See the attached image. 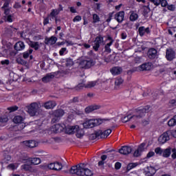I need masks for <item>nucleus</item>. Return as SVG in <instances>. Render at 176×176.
I'll list each match as a JSON object with an SVG mask.
<instances>
[{"label": "nucleus", "instance_id": "obj_1", "mask_svg": "<svg viewBox=\"0 0 176 176\" xmlns=\"http://www.w3.org/2000/svg\"><path fill=\"white\" fill-rule=\"evenodd\" d=\"M50 131L52 133H79L80 131V127L79 125H67L64 124H57L53 125Z\"/></svg>", "mask_w": 176, "mask_h": 176}, {"label": "nucleus", "instance_id": "obj_2", "mask_svg": "<svg viewBox=\"0 0 176 176\" xmlns=\"http://www.w3.org/2000/svg\"><path fill=\"white\" fill-rule=\"evenodd\" d=\"M149 106H146L144 107H139L135 110V113L133 116H126L121 119L122 123H126L129 120H132L133 122H138L141 118H144L146 113L149 112Z\"/></svg>", "mask_w": 176, "mask_h": 176}, {"label": "nucleus", "instance_id": "obj_3", "mask_svg": "<svg viewBox=\"0 0 176 176\" xmlns=\"http://www.w3.org/2000/svg\"><path fill=\"white\" fill-rule=\"evenodd\" d=\"M70 174H75L78 176H92L93 170L87 167V164H79L76 166H72L69 170Z\"/></svg>", "mask_w": 176, "mask_h": 176}, {"label": "nucleus", "instance_id": "obj_4", "mask_svg": "<svg viewBox=\"0 0 176 176\" xmlns=\"http://www.w3.org/2000/svg\"><path fill=\"white\" fill-rule=\"evenodd\" d=\"M105 122H109L108 118H94L87 120L83 124L84 129H93V127H97Z\"/></svg>", "mask_w": 176, "mask_h": 176}, {"label": "nucleus", "instance_id": "obj_5", "mask_svg": "<svg viewBox=\"0 0 176 176\" xmlns=\"http://www.w3.org/2000/svg\"><path fill=\"white\" fill-rule=\"evenodd\" d=\"M28 112L30 116H36L41 113V107H39V103L32 102L29 106L27 107Z\"/></svg>", "mask_w": 176, "mask_h": 176}, {"label": "nucleus", "instance_id": "obj_6", "mask_svg": "<svg viewBox=\"0 0 176 176\" xmlns=\"http://www.w3.org/2000/svg\"><path fill=\"white\" fill-rule=\"evenodd\" d=\"M101 45H105V41H104V37L102 35H98L94 41V50H95V52H98V49H100V46H101Z\"/></svg>", "mask_w": 176, "mask_h": 176}, {"label": "nucleus", "instance_id": "obj_7", "mask_svg": "<svg viewBox=\"0 0 176 176\" xmlns=\"http://www.w3.org/2000/svg\"><path fill=\"white\" fill-rule=\"evenodd\" d=\"M94 64L95 63L93 59L82 60L79 63V67L80 68H84V69H89V68H91Z\"/></svg>", "mask_w": 176, "mask_h": 176}, {"label": "nucleus", "instance_id": "obj_8", "mask_svg": "<svg viewBox=\"0 0 176 176\" xmlns=\"http://www.w3.org/2000/svg\"><path fill=\"white\" fill-rule=\"evenodd\" d=\"M144 151H146V144L143 142L139 145L138 148L134 151L133 156H135V157H138L142 155V152H144Z\"/></svg>", "mask_w": 176, "mask_h": 176}, {"label": "nucleus", "instance_id": "obj_9", "mask_svg": "<svg viewBox=\"0 0 176 176\" xmlns=\"http://www.w3.org/2000/svg\"><path fill=\"white\" fill-rule=\"evenodd\" d=\"M50 170H54L55 171H60V170L63 169V164L60 162H53L50 163L47 166Z\"/></svg>", "mask_w": 176, "mask_h": 176}, {"label": "nucleus", "instance_id": "obj_10", "mask_svg": "<svg viewBox=\"0 0 176 176\" xmlns=\"http://www.w3.org/2000/svg\"><path fill=\"white\" fill-rule=\"evenodd\" d=\"M23 162L25 163H30V164H34V166H38V164H41V163L42 162L39 157H28L23 160Z\"/></svg>", "mask_w": 176, "mask_h": 176}, {"label": "nucleus", "instance_id": "obj_11", "mask_svg": "<svg viewBox=\"0 0 176 176\" xmlns=\"http://www.w3.org/2000/svg\"><path fill=\"white\" fill-rule=\"evenodd\" d=\"M133 148L129 146H123L121 148L119 149V153L121 155H129L131 153Z\"/></svg>", "mask_w": 176, "mask_h": 176}, {"label": "nucleus", "instance_id": "obj_12", "mask_svg": "<svg viewBox=\"0 0 176 176\" xmlns=\"http://www.w3.org/2000/svg\"><path fill=\"white\" fill-rule=\"evenodd\" d=\"M114 19L118 21V23H122L123 20H124V11H120L117 12L115 14Z\"/></svg>", "mask_w": 176, "mask_h": 176}, {"label": "nucleus", "instance_id": "obj_13", "mask_svg": "<svg viewBox=\"0 0 176 176\" xmlns=\"http://www.w3.org/2000/svg\"><path fill=\"white\" fill-rule=\"evenodd\" d=\"M166 57L168 61H171V60H174L175 58V52L171 48L166 50Z\"/></svg>", "mask_w": 176, "mask_h": 176}, {"label": "nucleus", "instance_id": "obj_14", "mask_svg": "<svg viewBox=\"0 0 176 176\" xmlns=\"http://www.w3.org/2000/svg\"><path fill=\"white\" fill-rule=\"evenodd\" d=\"M23 144L25 146H28V148H36L38 146V142L35 140H25Z\"/></svg>", "mask_w": 176, "mask_h": 176}, {"label": "nucleus", "instance_id": "obj_15", "mask_svg": "<svg viewBox=\"0 0 176 176\" xmlns=\"http://www.w3.org/2000/svg\"><path fill=\"white\" fill-rule=\"evenodd\" d=\"M168 140H170V137L168 136V133H163L158 138L160 144H166V142H167Z\"/></svg>", "mask_w": 176, "mask_h": 176}, {"label": "nucleus", "instance_id": "obj_16", "mask_svg": "<svg viewBox=\"0 0 176 176\" xmlns=\"http://www.w3.org/2000/svg\"><path fill=\"white\" fill-rule=\"evenodd\" d=\"M56 75V73L47 74L45 76H44L42 78V80L43 82H44V83H47V82H50V80H53Z\"/></svg>", "mask_w": 176, "mask_h": 176}, {"label": "nucleus", "instance_id": "obj_17", "mask_svg": "<svg viewBox=\"0 0 176 176\" xmlns=\"http://www.w3.org/2000/svg\"><path fill=\"white\" fill-rule=\"evenodd\" d=\"M14 47L16 52H21V50H24V49H25V45L23 42L19 41L14 45Z\"/></svg>", "mask_w": 176, "mask_h": 176}, {"label": "nucleus", "instance_id": "obj_18", "mask_svg": "<svg viewBox=\"0 0 176 176\" xmlns=\"http://www.w3.org/2000/svg\"><path fill=\"white\" fill-rule=\"evenodd\" d=\"M107 41H110L109 43H108L105 46H104V49H105V52H107V53H111V46H112V45L113 44V38H112V37L111 36H108L107 37Z\"/></svg>", "mask_w": 176, "mask_h": 176}, {"label": "nucleus", "instance_id": "obj_19", "mask_svg": "<svg viewBox=\"0 0 176 176\" xmlns=\"http://www.w3.org/2000/svg\"><path fill=\"white\" fill-rule=\"evenodd\" d=\"M153 68L152 64L151 63H144L140 67V71H151Z\"/></svg>", "mask_w": 176, "mask_h": 176}, {"label": "nucleus", "instance_id": "obj_20", "mask_svg": "<svg viewBox=\"0 0 176 176\" xmlns=\"http://www.w3.org/2000/svg\"><path fill=\"white\" fill-rule=\"evenodd\" d=\"M139 34L140 36H144L145 34H149L151 32V30H149V28H145L144 26H141L138 29Z\"/></svg>", "mask_w": 176, "mask_h": 176}, {"label": "nucleus", "instance_id": "obj_21", "mask_svg": "<svg viewBox=\"0 0 176 176\" xmlns=\"http://www.w3.org/2000/svg\"><path fill=\"white\" fill-rule=\"evenodd\" d=\"M145 173L146 176H153L156 173V170L153 166H148L145 169Z\"/></svg>", "mask_w": 176, "mask_h": 176}, {"label": "nucleus", "instance_id": "obj_22", "mask_svg": "<svg viewBox=\"0 0 176 176\" xmlns=\"http://www.w3.org/2000/svg\"><path fill=\"white\" fill-rule=\"evenodd\" d=\"M100 107L98 105H91L85 108V112L86 113H90V112L100 109Z\"/></svg>", "mask_w": 176, "mask_h": 176}, {"label": "nucleus", "instance_id": "obj_23", "mask_svg": "<svg viewBox=\"0 0 176 176\" xmlns=\"http://www.w3.org/2000/svg\"><path fill=\"white\" fill-rule=\"evenodd\" d=\"M129 14V20H131V21H137V20H138V14H137V12L130 11Z\"/></svg>", "mask_w": 176, "mask_h": 176}, {"label": "nucleus", "instance_id": "obj_24", "mask_svg": "<svg viewBox=\"0 0 176 176\" xmlns=\"http://www.w3.org/2000/svg\"><path fill=\"white\" fill-rule=\"evenodd\" d=\"M56 105V102L48 101L44 104L43 107L44 108H45V109H52V108H54Z\"/></svg>", "mask_w": 176, "mask_h": 176}, {"label": "nucleus", "instance_id": "obj_25", "mask_svg": "<svg viewBox=\"0 0 176 176\" xmlns=\"http://www.w3.org/2000/svg\"><path fill=\"white\" fill-rule=\"evenodd\" d=\"M57 42V37L52 36L49 38H45V43L47 45H54Z\"/></svg>", "mask_w": 176, "mask_h": 176}, {"label": "nucleus", "instance_id": "obj_26", "mask_svg": "<svg viewBox=\"0 0 176 176\" xmlns=\"http://www.w3.org/2000/svg\"><path fill=\"white\" fill-rule=\"evenodd\" d=\"M157 54V51L155 48H151L148 51V56L149 58H155Z\"/></svg>", "mask_w": 176, "mask_h": 176}, {"label": "nucleus", "instance_id": "obj_27", "mask_svg": "<svg viewBox=\"0 0 176 176\" xmlns=\"http://www.w3.org/2000/svg\"><path fill=\"white\" fill-rule=\"evenodd\" d=\"M13 122L16 124H20L24 122V118H23L21 116H16L13 118Z\"/></svg>", "mask_w": 176, "mask_h": 176}, {"label": "nucleus", "instance_id": "obj_28", "mask_svg": "<svg viewBox=\"0 0 176 176\" xmlns=\"http://www.w3.org/2000/svg\"><path fill=\"white\" fill-rule=\"evenodd\" d=\"M29 45L34 50H38L39 49V47H41V45H42V43H41L39 42H36V41H30Z\"/></svg>", "mask_w": 176, "mask_h": 176}, {"label": "nucleus", "instance_id": "obj_29", "mask_svg": "<svg viewBox=\"0 0 176 176\" xmlns=\"http://www.w3.org/2000/svg\"><path fill=\"white\" fill-rule=\"evenodd\" d=\"M170 155H171V147L162 150V156L164 157H169Z\"/></svg>", "mask_w": 176, "mask_h": 176}, {"label": "nucleus", "instance_id": "obj_30", "mask_svg": "<svg viewBox=\"0 0 176 176\" xmlns=\"http://www.w3.org/2000/svg\"><path fill=\"white\" fill-rule=\"evenodd\" d=\"M111 72L112 75H119L122 72V68L118 67H113L111 69Z\"/></svg>", "mask_w": 176, "mask_h": 176}, {"label": "nucleus", "instance_id": "obj_31", "mask_svg": "<svg viewBox=\"0 0 176 176\" xmlns=\"http://www.w3.org/2000/svg\"><path fill=\"white\" fill-rule=\"evenodd\" d=\"M89 140L94 141V140H98V133H91L87 135Z\"/></svg>", "mask_w": 176, "mask_h": 176}, {"label": "nucleus", "instance_id": "obj_32", "mask_svg": "<svg viewBox=\"0 0 176 176\" xmlns=\"http://www.w3.org/2000/svg\"><path fill=\"white\" fill-rule=\"evenodd\" d=\"M176 125V116L168 121V126L169 127H174Z\"/></svg>", "mask_w": 176, "mask_h": 176}, {"label": "nucleus", "instance_id": "obj_33", "mask_svg": "<svg viewBox=\"0 0 176 176\" xmlns=\"http://www.w3.org/2000/svg\"><path fill=\"white\" fill-rule=\"evenodd\" d=\"M64 110L63 109H58L55 111V112L54 113V116H56V118H61L62 116H64Z\"/></svg>", "mask_w": 176, "mask_h": 176}, {"label": "nucleus", "instance_id": "obj_34", "mask_svg": "<svg viewBox=\"0 0 176 176\" xmlns=\"http://www.w3.org/2000/svg\"><path fill=\"white\" fill-rule=\"evenodd\" d=\"M124 80H122V78L118 77L116 79L115 81V86L116 87H119V86H121V85H123Z\"/></svg>", "mask_w": 176, "mask_h": 176}, {"label": "nucleus", "instance_id": "obj_35", "mask_svg": "<svg viewBox=\"0 0 176 176\" xmlns=\"http://www.w3.org/2000/svg\"><path fill=\"white\" fill-rule=\"evenodd\" d=\"M58 13L60 12H58V10H57V9H52L49 16L52 17V19H54V17H56V16H57Z\"/></svg>", "mask_w": 176, "mask_h": 176}, {"label": "nucleus", "instance_id": "obj_36", "mask_svg": "<svg viewBox=\"0 0 176 176\" xmlns=\"http://www.w3.org/2000/svg\"><path fill=\"white\" fill-rule=\"evenodd\" d=\"M97 85V81H91L87 83V85H85L86 89H90L91 87H94Z\"/></svg>", "mask_w": 176, "mask_h": 176}, {"label": "nucleus", "instance_id": "obj_37", "mask_svg": "<svg viewBox=\"0 0 176 176\" xmlns=\"http://www.w3.org/2000/svg\"><path fill=\"white\" fill-rule=\"evenodd\" d=\"M138 166V164L137 163H130L128 164L126 167L127 171H130V170H133V168H135Z\"/></svg>", "mask_w": 176, "mask_h": 176}, {"label": "nucleus", "instance_id": "obj_38", "mask_svg": "<svg viewBox=\"0 0 176 176\" xmlns=\"http://www.w3.org/2000/svg\"><path fill=\"white\" fill-rule=\"evenodd\" d=\"M109 133H98V140H100L101 138H107V137H109Z\"/></svg>", "mask_w": 176, "mask_h": 176}, {"label": "nucleus", "instance_id": "obj_39", "mask_svg": "<svg viewBox=\"0 0 176 176\" xmlns=\"http://www.w3.org/2000/svg\"><path fill=\"white\" fill-rule=\"evenodd\" d=\"M32 52H34V50L30 49L29 50L25 52L23 54V58H28L30 57V54H32Z\"/></svg>", "mask_w": 176, "mask_h": 176}, {"label": "nucleus", "instance_id": "obj_40", "mask_svg": "<svg viewBox=\"0 0 176 176\" xmlns=\"http://www.w3.org/2000/svg\"><path fill=\"white\" fill-rule=\"evenodd\" d=\"M17 167H19V164L15 163V164H10L7 166V168H8V170H16V168H17Z\"/></svg>", "mask_w": 176, "mask_h": 176}, {"label": "nucleus", "instance_id": "obj_41", "mask_svg": "<svg viewBox=\"0 0 176 176\" xmlns=\"http://www.w3.org/2000/svg\"><path fill=\"white\" fill-rule=\"evenodd\" d=\"M22 170H24L25 171H30L31 170V165L28 164H25L21 166Z\"/></svg>", "mask_w": 176, "mask_h": 176}, {"label": "nucleus", "instance_id": "obj_42", "mask_svg": "<svg viewBox=\"0 0 176 176\" xmlns=\"http://www.w3.org/2000/svg\"><path fill=\"white\" fill-rule=\"evenodd\" d=\"M117 127H118L117 126H111L107 129H106L104 131V133H112L113 131H115V130H116Z\"/></svg>", "mask_w": 176, "mask_h": 176}, {"label": "nucleus", "instance_id": "obj_43", "mask_svg": "<svg viewBox=\"0 0 176 176\" xmlns=\"http://www.w3.org/2000/svg\"><path fill=\"white\" fill-rule=\"evenodd\" d=\"M11 160H12V157L8 155H6V157L3 160V163L8 164L9 163V162H11Z\"/></svg>", "mask_w": 176, "mask_h": 176}, {"label": "nucleus", "instance_id": "obj_44", "mask_svg": "<svg viewBox=\"0 0 176 176\" xmlns=\"http://www.w3.org/2000/svg\"><path fill=\"white\" fill-rule=\"evenodd\" d=\"M9 118L6 116H3L0 117V122L1 123H7L8 122Z\"/></svg>", "mask_w": 176, "mask_h": 176}, {"label": "nucleus", "instance_id": "obj_45", "mask_svg": "<svg viewBox=\"0 0 176 176\" xmlns=\"http://www.w3.org/2000/svg\"><path fill=\"white\" fill-rule=\"evenodd\" d=\"M155 152L156 155H160L161 156H162L163 149H162L160 147H157V148H155Z\"/></svg>", "mask_w": 176, "mask_h": 176}, {"label": "nucleus", "instance_id": "obj_46", "mask_svg": "<svg viewBox=\"0 0 176 176\" xmlns=\"http://www.w3.org/2000/svg\"><path fill=\"white\" fill-rule=\"evenodd\" d=\"M17 109H19V107L17 106H12L8 108V111H10V112H14Z\"/></svg>", "mask_w": 176, "mask_h": 176}, {"label": "nucleus", "instance_id": "obj_47", "mask_svg": "<svg viewBox=\"0 0 176 176\" xmlns=\"http://www.w3.org/2000/svg\"><path fill=\"white\" fill-rule=\"evenodd\" d=\"M93 20H94V23H98V21H100V16H98L97 14H94Z\"/></svg>", "mask_w": 176, "mask_h": 176}, {"label": "nucleus", "instance_id": "obj_48", "mask_svg": "<svg viewBox=\"0 0 176 176\" xmlns=\"http://www.w3.org/2000/svg\"><path fill=\"white\" fill-rule=\"evenodd\" d=\"M86 85L83 84V83H80L78 84L76 87V90H82V89H83V87H85Z\"/></svg>", "mask_w": 176, "mask_h": 176}, {"label": "nucleus", "instance_id": "obj_49", "mask_svg": "<svg viewBox=\"0 0 176 176\" xmlns=\"http://www.w3.org/2000/svg\"><path fill=\"white\" fill-rule=\"evenodd\" d=\"M6 21H8V23H12L13 22V16L12 15H7L6 16Z\"/></svg>", "mask_w": 176, "mask_h": 176}, {"label": "nucleus", "instance_id": "obj_50", "mask_svg": "<svg viewBox=\"0 0 176 176\" xmlns=\"http://www.w3.org/2000/svg\"><path fill=\"white\" fill-rule=\"evenodd\" d=\"M154 155H155V153L153 151H151L147 153L146 158L151 159V157H153Z\"/></svg>", "mask_w": 176, "mask_h": 176}, {"label": "nucleus", "instance_id": "obj_51", "mask_svg": "<svg viewBox=\"0 0 176 176\" xmlns=\"http://www.w3.org/2000/svg\"><path fill=\"white\" fill-rule=\"evenodd\" d=\"M80 20H82V16L77 15L74 18L73 21L74 23H76V21H80Z\"/></svg>", "mask_w": 176, "mask_h": 176}, {"label": "nucleus", "instance_id": "obj_52", "mask_svg": "<svg viewBox=\"0 0 176 176\" xmlns=\"http://www.w3.org/2000/svg\"><path fill=\"white\" fill-rule=\"evenodd\" d=\"M10 63V61H9V60L8 59L1 61V65H9Z\"/></svg>", "mask_w": 176, "mask_h": 176}, {"label": "nucleus", "instance_id": "obj_53", "mask_svg": "<svg viewBox=\"0 0 176 176\" xmlns=\"http://www.w3.org/2000/svg\"><path fill=\"white\" fill-rule=\"evenodd\" d=\"M66 65L67 67H69L71 65H74V61H72V59H67Z\"/></svg>", "mask_w": 176, "mask_h": 176}, {"label": "nucleus", "instance_id": "obj_54", "mask_svg": "<svg viewBox=\"0 0 176 176\" xmlns=\"http://www.w3.org/2000/svg\"><path fill=\"white\" fill-rule=\"evenodd\" d=\"M155 6H159L160 5V2H162V0H150Z\"/></svg>", "mask_w": 176, "mask_h": 176}, {"label": "nucleus", "instance_id": "obj_55", "mask_svg": "<svg viewBox=\"0 0 176 176\" xmlns=\"http://www.w3.org/2000/svg\"><path fill=\"white\" fill-rule=\"evenodd\" d=\"M65 52H67L66 47L61 48L60 50L59 51L60 56H64V53H65Z\"/></svg>", "mask_w": 176, "mask_h": 176}, {"label": "nucleus", "instance_id": "obj_56", "mask_svg": "<svg viewBox=\"0 0 176 176\" xmlns=\"http://www.w3.org/2000/svg\"><path fill=\"white\" fill-rule=\"evenodd\" d=\"M160 3L162 8H166V6L168 5L167 0H161Z\"/></svg>", "mask_w": 176, "mask_h": 176}, {"label": "nucleus", "instance_id": "obj_57", "mask_svg": "<svg viewBox=\"0 0 176 176\" xmlns=\"http://www.w3.org/2000/svg\"><path fill=\"white\" fill-rule=\"evenodd\" d=\"M50 15H48V16H47L46 18L44 19L43 20V25H46L47 24H49V18H50Z\"/></svg>", "mask_w": 176, "mask_h": 176}, {"label": "nucleus", "instance_id": "obj_58", "mask_svg": "<svg viewBox=\"0 0 176 176\" xmlns=\"http://www.w3.org/2000/svg\"><path fill=\"white\" fill-rule=\"evenodd\" d=\"M168 10H170L171 12H174V10H175V6H174V5L168 6Z\"/></svg>", "mask_w": 176, "mask_h": 176}, {"label": "nucleus", "instance_id": "obj_59", "mask_svg": "<svg viewBox=\"0 0 176 176\" xmlns=\"http://www.w3.org/2000/svg\"><path fill=\"white\" fill-rule=\"evenodd\" d=\"M120 167H122V164H120V162H116L115 164L116 170H119Z\"/></svg>", "mask_w": 176, "mask_h": 176}, {"label": "nucleus", "instance_id": "obj_60", "mask_svg": "<svg viewBox=\"0 0 176 176\" xmlns=\"http://www.w3.org/2000/svg\"><path fill=\"white\" fill-rule=\"evenodd\" d=\"M169 104H170L172 107H176V100L175 99H173L169 102Z\"/></svg>", "mask_w": 176, "mask_h": 176}, {"label": "nucleus", "instance_id": "obj_61", "mask_svg": "<svg viewBox=\"0 0 176 176\" xmlns=\"http://www.w3.org/2000/svg\"><path fill=\"white\" fill-rule=\"evenodd\" d=\"M13 8L14 9H20V8H21V5H20L19 3H15V4L14 5Z\"/></svg>", "mask_w": 176, "mask_h": 176}, {"label": "nucleus", "instance_id": "obj_62", "mask_svg": "<svg viewBox=\"0 0 176 176\" xmlns=\"http://www.w3.org/2000/svg\"><path fill=\"white\" fill-rule=\"evenodd\" d=\"M65 43H67V46H74V43L69 41H65Z\"/></svg>", "mask_w": 176, "mask_h": 176}, {"label": "nucleus", "instance_id": "obj_63", "mask_svg": "<svg viewBox=\"0 0 176 176\" xmlns=\"http://www.w3.org/2000/svg\"><path fill=\"white\" fill-rule=\"evenodd\" d=\"M6 8H9V3L5 2L3 6L1 7V9H6Z\"/></svg>", "mask_w": 176, "mask_h": 176}, {"label": "nucleus", "instance_id": "obj_64", "mask_svg": "<svg viewBox=\"0 0 176 176\" xmlns=\"http://www.w3.org/2000/svg\"><path fill=\"white\" fill-rule=\"evenodd\" d=\"M76 136L77 137V138H82V137H83V133H76Z\"/></svg>", "mask_w": 176, "mask_h": 176}]
</instances>
